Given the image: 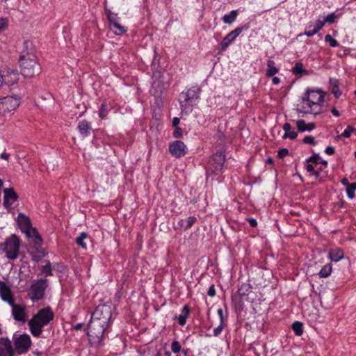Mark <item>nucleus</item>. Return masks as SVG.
Wrapping results in <instances>:
<instances>
[{"mask_svg": "<svg viewBox=\"0 0 356 356\" xmlns=\"http://www.w3.org/2000/svg\"><path fill=\"white\" fill-rule=\"evenodd\" d=\"M171 350L175 354L179 353L181 350L180 343L177 340L173 341L171 344Z\"/></svg>", "mask_w": 356, "mask_h": 356, "instance_id": "nucleus-42", "label": "nucleus"}, {"mask_svg": "<svg viewBox=\"0 0 356 356\" xmlns=\"http://www.w3.org/2000/svg\"><path fill=\"white\" fill-rule=\"evenodd\" d=\"M13 342L15 351L19 355L26 353L32 344V341L28 334H19L17 337H13Z\"/></svg>", "mask_w": 356, "mask_h": 356, "instance_id": "nucleus-8", "label": "nucleus"}, {"mask_svg": "<svg viewBox=\"0 0 356 356\" xmlns=\"http://www.w3.org/2000/svg\"><path fill=\"white\" fill-rule=\"evenodd\" d=\"M247 220L252 227H256L257 226V221L256 219L253 218H249L247 219Z\"/></svg>", "mask_w": 356, "mask_h": 356, "instance_id": "nucleus-55", "label": "nucleus"}, {"mask_svg": "<svg viewBox=\"0 0 356 356\" xmlns=\"http://www.w3.org/2000/svg\"><path fill=\"white\" fill-rule=\"evenodd\" d=\"M325 41L326 42H328L330 47H336L339 46V43L338 42V41L336 39L333 38L330 34L325 35Z\"/></svg>", "mask_w": 356, "mask_h": 356, "instance_id": "nucleus-40", "label": "nucleus"}, {"mask_svg": "<svg viewBox=\"0 0 356 356\" xmlns=\"http://www.w3.org/2000/svg\"><path fill=\"white\" fill-rule=\"evenodd\" d=\"M111 30L117 35H122L127 33L128 29L120 24L119 22H117L110 26Z\"/></svg>", "mask_w": 356, "mask_h": 356, "instance_id": "nucleus-27", "label": "nucleus"}, {"mask_svg": "<svg viewBox=\"0 0 356 356\" xmlns=\"http://www.w3.org/2000/svg\"><path fill=\"white\" fill-rule=\"evenodd\" d=\"M207 294L210 297H214L216 296V289H215V285L214 284H211L209 286V288L208 289V291H207Z\"/></svg>", "mask_w": 356, "mask_h": 356, "instance_id": "nucleus-50", "label": "nucleus"}, {"mask_svg": "<svg viewBox=\"0 0 356 356\" xmlns=\"http://www.w3.org/2000/svg\"><path fill=\"white\" fill-rule=\"evenodd\" d=\"M0 297L3 301L6 302L8 305H12L15 302L10 287L3 281H0Z\"/></svg>", "mask_w": 356, "mask_h": 356, "instance_id": "nucleus-15", "label": "nucleus"}, {"mask_svg": "<svg viewBox=\"0 0 356 356\" xmlns=\"http://www.w3.org/2000/svg\"><path fill=\"white\" fill-rule=\"evenodd\" d=\"M90 238V236L86 232H81L80 236L76 238V243L79 246L81 247L83 249L86 250L87 245H86V243L84 242V241L86 238Z\"/></svg>", "mask_w": 356, "mask_h": 356, "instance_id": "nucleus-32", "label": "nucleus"}, {"mask_svg": "<svg viewBox=\"0 0 356 356\" xmlns=\"http://www.w3.org/2000/svg\"><path fill=\"white\" fill-rule=\"evenodd\" d=\"M312 175H314L316 178H318L320 177V172L319 171H314L312 173Z\"/></svg>", "mask_w": 356, "mask_h": 356, "instance_id": "nucleus-63", "label": "nucleus"}, {"mask_svg": "<svg viewBox=\"0 0 356 356\" xmlns=\"http://www.w3.org/2000/svg\"><path fill=\"white\" fill-rule=\"evenodd\" d=\"M281 82V80L279 77H277V76H273V79H272V83L273 85H278L280 84Z\"/></svg>", "mask_w": 356, "mask_h": 356, "instance_id": "nucleus-60", "label": "nucleus"}, {"mask_svg": "<svg viewBox=\"0 0 356 356\" xmlns=\"http://www.w3.org/2000/svg\"><path fill=\"white\" fill-rule=\"evenodd\" d=\"M325 153L327 155H333L335 153V148L332 146L327 147L325 149Z\"/></svg>", "mask_w": 356, "mask_h": 356, "instance_id": "nucleus-54", "label": "nucleus"}, {"mask_svg": "<svg viewBox=\"0 0 356 356\" xmlns=\"http://www.w3.org/2000/svg\"><path fill=\"white\" fill-rule=\"evenodd\" d=\"M296 127L299 132L311 131L316 128L314 122L306 123L304 120H298L296 121Z\"/></svg>", "mask_w": 356, "mask_h": 356, "instance_id": "nucleus-21", "label": "nucleus"}, {"mask_svg": "<svg viewBox=\"0 0 356 356\" xmlns=\"http://www.w3.org/2000/svg\"><path fill=\"white\" fill-rule=\"evenodd\" d=\"M197 221V219L195 216H189L187 219L186 224L184 226V230H188L191 228L193 225Z\"/></svg>", "mask_w": 356, "mask_h": 356, "instance_id": "nucleus-41", "label": "nucleus"}, {"mask_svg": "<svg viewBox=\"0 0 356 356\" xmlns=\"http://www.w3.org/2000/svg\"><path fill=\"white\" fill-rule=\"evenodd\" d=\"M238 14V10H233L229 14L223 15L222 20L225 24H232L235 22Z\"/></svg>", "mask_w": 356, "mask_h": 356, "instance_id": "nucleus-26", "label": "nucleus"}, {"mask_svg": "<svg viewBox=\"0 0 356 356\" xmlns=\"http://www.w3.org/2000/svg\"><path fill=\"white\" fill-rule=\"evenodd\" d=\"M179 122H180V120L179 118H177V117L173 118L172 121V124L175 128L179 127L178 125H179Z\"/></svg>", "mask_w": 356, "mask_h": 356, "instance_id": "nucleus-57", "label": "nucleus"}, {"mask_svg": "<svg viewBox=\"0 0 356 356\" xmlns=\"http://www.w3.org/2000/svg\"><path fill=\"white\" fill-rule=\"evenodd\" d=\"M302 143L305 144H309L313 146H316L317 145V141L315 140V138L312 136H306L303 140Z\"/></svg>", "mask_w": 356, "mask_h": 356, "instance_id": "nucleus-44", "label": "nucleus"}, {"mask_svg": "<svg viewBox=\"0 0 356 356\" xmlns=\"http://www.w3.org/2000/svg\"><path fill=\"white\" fill-rule=\"evenodd\" d=\"M187 147L181 140H176L169 145V152L175 158H181L187 153Z\"/></svg>", "mask_w": 356, "mask_h": 356, "instance_id": "nucleus-12", "label": "nucleus"}, {"mask_svg": "<svg viewBox=\"0 0 356 356\" xmlns=\"http://www.w3.org/2000/svg\"><path fill=\"white\" fill-rule=\"evenodd\" d=\"M48 286L47 280L40 278L33 282L28 289V296L33 302H37L44 298L45 290Z\"/></svg>", "mask_w": 356, "mask_h": 356, "instance_id": "nucleus-7", "label": "nucleus"}, {"mask_svg": "<svg viewBox=\"0 0 356 356\" xmlns=\"http://www.w3.org/2000/svg\"><path fill=\"white\" fill-rule=\"evenodd\" d=\"M54 314L52 309L47 306L38 311L28 321L30 332L35 337H40L44 327L54 320Z\"/></svg>", "mask_w": 356, "mask_h": 356, "instance_id": "nucleus-3", "label": "nucleus"}, {"mask_svg": "<svg viewBox=\"0 0 356 356\" xmlns=\"http://www.w3.org/2000/svg\"><path fill=\"white\" fill-rule=\"evenodd\" d=\"M267 70L266 76L267 77H273L278 73L279 69L275 66V63L272 59H268L266 63Z\"/></svg>", "mask_w": 356, "mask_h": 356, "instance_id": "nucleus-25", "label": "nucleus"}, {"mask_svg": "<svg viewBox=\"0 0 356 356\" xmlns=\"http://www.w3.org/2000/svg\"><path fill=\"white\" fill-rule=\"evenodd\" d=\"M17 222L19 228L23 233L27 232L32 227L31 219L23 213H19L18 214Z\"/></svg>", "mask_w": 356, "mask_h": 356, "instance_id": "nucleus-18", "label": "nucleus"}, {"mask_svg": "<svg viewBox=\"0 0 356 356\" xmlns=\"http://www.w3.org/2000/svg\"><path fill=\"white\" fill-rule=\"evenodd\" d=\"M291 72L295 75L301 76L302 74H307V71L304 68L303 64L300 62H297L293 67Z\"/></svg>", "mask_w": 356, "mask_h": 356, "instance_id": "nucleus-31", "label": "nucleus"}, {"mask_svg": "<svg viewBox=\"0 0 356 356\" xmlns=\"http://www.w3.org/2000/svg\"><path fill=\"white\" fill-rule=\"evenodd\" d=\"M111 110V106L106 103H103L99 108V116L101 119H105L108 115L109 111Z\"/></svg>", "mask_w": 356, "mask_h": 356, "instance_id": "nucleus-33", "label": "nucleus"}, {"mask_svg": "<svg viewBox=\"0 0 356 356\" xmlns=\"http://www.w3.org/2000/svg\"><path fill=\"white\" fill-rule=\"evenodd\" d=\"M289 154V150L286 148L280 149L277 152V156L280 159H283Z\"/></svg>", "mask_w": 356, "mask_h": 356, "instance_id": "nucleus-48", "label": "nucleus"}, {"mask_svg": "<svg viewBox=\"0 0 356 356\" xmlns=\"http://www.w3.org/2000/svg\"><path fill=\"white\" fill-rule=\"evenodd\" d=\"M223 330V323H220V325L213 330V336H219Z\"/></svg>", "mask_w": 356, "mask_h": 356, "instance_id": "nucleus-49", "label": "nucleus"}, {"mask_svg": "<svg viewBox=\"0 0 356 356\" xmlns=\"http://www.w3.org/2000/svg\"><path fill=\"white\" fill-rule=\"evenodd\" d=\"M21 241L15 234L7 237L4 242L0 243V254H5L8 259L14 261L19 254Z\"/></svg>", "mask_w": 356, "mask_h": 356, "instance_id": "nucleus-6", "label": "nucleus"}, {"mask_svg": "<svg viewBox=\"0 0 356 356\" xmlns=\"http://www.w3.org/2000/svg\"><path fill=\"white\" fill-rule=\"evenodd\" d=\"M320 159H321V156H320L319 154L314 153L312 156H311L310 157H309L306 159V161L307 163H313L315 164H318V163H319Z\"/></svg>", "mask_w": 356, "mask_h": 356, "instance_id": "nucleus-45", "label": "nucleus"}, {"mask_svg": "<svg viewBox=\"0 0 356 356\" xmlns=\"http://www.w3.org/2000/svg\"><path fill=\"white\" fill-rule=\"evenodd\" d=\"M332 272V266L330 263L326 264L321 269L318 275L321 278L328 277Z\"/></svg>", "mask_w": 356, "mask_h": 356, "instance_id": "nucleus-30", "label": "nucleus"}, {"mask_svg": "<svg viewBox=\"0 0 356 356\" xmlns=\"http://www.w3.org/2000/svg\"><path fill=\"white\" fill-rule=\"evenodd\" d=\"M318 33L317 30L312 24L306 26L304 34L307 37H312Z\"/></svg>", "mask_w": 356, "mask_h": 356, "instance_id": "nucleus-39", "label": "nucleus"}, {"mask_svg": "<svg viewBox=\"0 0 356 356\" xmlns=\"http://www.w3.org/2000/svg\"><path fill=\"white\" fill-rule=\"evenodd\" d=\"M84 326V323H79L74 326V329L76 330H81Z\"/></svg>", "mask_w": 356, "mask_h": 356, "instance_id": "nucleus-61", "label": "nucleus"}, {"mask_svg": "<svg viewBox=\"0 0 356 356\" xmlns=\"http://www.w3.org/2000/svg\"><path fill=\"white\" fill-rule=\"evenodd\" d=\"M296 336L300 337L303 334V324L300 321H295L291 325Z\"/></svg>", "mask_w": 356, "mask_h": 356, "instance_id": "nucleus-34", "label": "nucleus"}, {"mask_svg": "<svg viewBox=\"0 0 356 356\" xmlns=\"http://www.w3.org/2000/svg\"><path fill=\"white\" fill-rule=\"evenodd\" d=\"M42 273L45 274V276H52V269L51 262L49 261H47V264L42 266Z\"/></svg>", "mask_w": 356, "mask_h": 356, "instance_id": "nucleus-37", "label": "nucleus"}, {"mask_svg": "<svg viewBox=\"0 0 356 356\" xmlns=\"http://www.w3.org/2000/svg\"><path fill=\"white\" fill-rule=\"evenodd\" d=\"M202 89L198 86H193L179 95V104L183 112L191 113L193 107L196 106L200 99Z\"/></svg>", "mask_w": 356, "mask_h": 356, "instance_id": "nucleus-5", "label": "nucleus"}, {"mask_svg": "<svg viewBox=\"0 0 356 356\" xmlns=\"http://www.w3.org/2000/svg\"><path fill=\"white\" fill-rule=\"evenodd\" d=\"M15 350L8 338H0V356H14Z\"/></svg>", "mask_w": 356, "mask_h": 356, "instance_id": "nucleus-16", "label": "nucleus"}, {"mask_svg": "<svg viewBox=\"0 0 356 356\" xmlns=\"http://www.w3.org/2000/svg\"><path fill=\"white\" fill-rule=\"evenodd\" d=\"M21 74L25 78H32L40 74L41 66L33 52L23 50L19 58Z\"/></svg>", "mask_w": 356, "mask_h": 356, "instance_id": "nucleus-4", "label": "nucleus"}, {"mask_svg": "<svg viewBox=\"0 0 356 356\" xmlns=\"http://www.w3.org/2000/svg\"><path fill=\"white\" fill-rule=\"evenodd\" d=\"M12 307V316L18 322L24 323L26 320V312L25 306L19 304L9 305Z\"/></svg>", "mask_w": 356, "mask_h": 356, "instance_id": "nucleus-13", "label": "nucleus"}, {"mask_svg": "<svg viewBox=\"0 0 356 356\" xmlns=\"http://www.w3.org/2000/svg\"><path fill=\"white\" fill-rule=\"evenodd\" d=\"M356 191V182L351 183L350 185L346 187V193L347 196L350 199H353L355 197V192Z\"/></svg>", "mask_w": 356, "mask_h": 356, "instance_id": "nucleus-36", "label": "nucleus"}, {"mask_svg": "<svg viewBox=\"0 0 356 356\" xmlns=\"http://www.w3.org/2000/svg\"><path fill=\"white\" fill-rule=\"evenodd\" d=\"M111 318V308L107 305H98L92 313L88 325L87 335L92 346L101 345L106 337V333L109 332Z\"/></svg>", "mask_w": 356, "mask_h": 356, "instance_id": "nucleus-1", "label": "nucleus"}, {"mask_svg": "<svg viewBox=\"0 0 356 356\" xmlns=\"http://www.w3.org/2000/svg\"><path fill=\"white\" fill-rule=\"evenodd\" d=\"M106 17L109 23V26L119 22V17L116 13H112L111 10H106Z\"/></svg>", "mask_w": 356, "mask_h": 356, "instance_id": "nucleus-35", "label": "nucleus"}, {"mask_svg": "<svg viewBox=\"0 0 356 356\" xmlns=\"http://www.w3.org/2000/svg\"><path fill=\"white\" fill-rule=\"evenodd\" d=\"M344 257V252L342 249L339 248H332L329 250L328 257L331 261L338 262Z\"/></svg>", "mask_w": 356, "mask_h": 356, "instance_id": "nucleus-22", "label": "nucleus"}, {"mask_svg": "<svg viewBox=\"0 0 356 356\" xmlns=\"http://www.w3.org/2000/svg\"><path fill=\"white\" fill-rule=\"evenodd\" d=\"M3 194V206L7 209H10L14 202L18 200L19 196L13 188H4Z\"/></svg>", "mask_w": 356, "mask_h": 356, "instance_id": "nucleus-14", "label": "nucleus"}, {"mask_svg": "<svg viewBox=\"0 0 356 356\" xmlns=\"http://www.w3.org/2000/svg\"><path fill=\"white\" fill-rule=\"evenodd\" d=\"M341 183L343 186H346V187H348V186L350 185L351 183L349 182V180L348 178L346 177H343L341 180Z\"/></svg>", "mask_w": 356, "mask_h": 356, "instance_id": "nucleus-59", "label": "nucleus"}, {"mask_svg": "<svg viewBox=\"0 0 356 356\" xmlns=\"http://www.w3.org/2000/svg\"><path fill=\"white\" fill-rule=\"evenodd\" d=\"M325 24V22H323V20L318 19L317 24H316V25L314 26V27L318 32L323 29V27L324 26Z\"/></svg>", "mask_w": 356, "mask_h": 356, "instance_id": "nucleus-51", "label": "nucleus"}, {"mask_svg": "<svg viewBox=\"0 0 356 356\" xmlns=\"http://www.w3.org/2000/svg\"><path fill=\"white\" fill-rule=\"evenodd\" d=\"M325 92L321 89L307 88L301 99V110L304 113L317 115L321 113Z\"/></svg>", "mask_w": 356, "mask_h": 356, "instance_id": "nucleus-2", "label": "nucleus"}, {"mask_svg": "<svg viewBox=\"0 0 356 356\" xmlns=\"http://www.w3.org/2000/svg\"><path fill=\"white\" fill-rule=\"evenodd\" d=\"M191 307H189V305H185L181 309V314L177 317L178 323L180 325L184 326L186 325V321L189 317Z\"/></svg>", "mask_w": 356, "mask_h": 356, "instance_id": "nucleus-24", "label": "nucleus"}, {"mask_svg": "<svg viewBox=\"0 0 356 356\" xmlns=\"http://www.w3.org/2000/svg\"><path fill=\"white\" fill-rule=\"evenodd\" d=\"M336 18H337V16H336L335 13H332L323 19V22L332 24L335 22Z\"/></svg>", "mask_w": 356, "mask_h": 356, "instance_id": "nucleus-46", "label": "nucleus"}, {"mask_svg": "<svg viewBox=\"0 0 356 356\" xmlns=\"http://www.w3.org/2000/svg\"><path fill=\"white\" fill-rule=\"evenodd\" d=\"M77 129L83 138H86L90 134L91 124L86 120H81L79 121Z\"/></svg>", "mask_w": 356, "mask_h": 356, "instance_id": "nucleus-20", "label": "nucleus"}, {"mask_svg": "<svg viewBox=\"0 0 356 356\" xmlns=\"http://www.w3.org/2000/svg\"><path fill=\"white\" fill-rule=\"evenodd\" d=\"M3 77V83L8 86H13L17 83L19 80V74L12 70H7L0 73Z\"/></svg>", "mask_w": 356, "mask_h": 356, "instance_id": "nucleus-17", "label": "nucleus"}, {"mask_svg": "<svg viewBox=\"0 0 356 356\" xmlns=\"http://www.w3.org/2000/svg\"><path fill=\"white\" fill-rule=\"evenodd\" d=\"M24 234L27 238L33 240L34 246H40L42 245V238L35 228L31 227Z\"/></svg>", "mask_w": 356, "mask_h": 356, "instance_id": "nucleus-19", "label": "nucleus"}, {"mask_svg": "<svg viewBox=\"0 0 356 356\" xmlns=\"http://www.w3.org/2000/svg\"><path fill=\"white\" fill-rule=\"evenodd\" d=\"M252 289V286L248 283H243L238 288L237 293L240 297L243 298L247 296Z\"/></svg>", "mask_w": 356, "mask_h": 356, "instance_id": "nucleus-28", "label": "nucleus"}, {"mask_svg": "<svg viewBox=\"0 0 356 356\" xmlns=\"http://www.w3.org/2000/svg\"><path fill=\"white\" fill-rule=\"evenodd\" d=\"M298 137V133L293 129H291L289 132L284 133L282 136L283 139L289 138L291 140H295Z\"/></svg>", "mask_w": 356, "mask_h": 356, "instance_id": "nucleus-43", "label": "nucleus"}, {"mask_svg": "<svg viewBox=\"0 0 356 356\" xmlns=\"http://www.w3.org/2000/svg\"><path fill=\"white\" fill-rule=\"evenodd\" d=\"M217 314L220 319V323H223L224 322V312L222 308H218L217 310Z\"/></svg>", "mask_w": 356, "mask_h": 356, "instance_id": "nucleus-52", "label": "nucleus"}, {"mask_svg": "<svg viewBox=\"0 0 356 356\" xmlns=\"http://www.w3.org/2000/svg\"><path fill=\"white\" fill-rule=\"evenodd\" d=\"M225 161V155L222 152H218L213 154L210 159V163L213 168V172L215 175H219L222 172Z\"/></svg>", "mask_w": 356, "mask_h": 356, "instance_id": "nucleus-11", "label": "nucleus"}, {"mask_svg": "<svg viewBox=\"0 0 356 356\" xmlns=\"http://www.w3.org/2000/svg\"><path fill=\"white\" fill-rule=\"evenodd\" d=\"M249 26L244 25L236 27L229 32L220 42L218 46V50L222 52L235 40V39L242 33L243 30H248Z\"/></svg>", "mask_w": 356, "mask_h": 356, "instance_id": "nucleus-10", "label": "nucleus"}, {"mask_svg": "<svg viewBox=\"0 0 356 356\" xmlns=\"http://www.w3.org/2000/svg\"><path fill=\"white\" fill-rule=\"evenodd\" d=\"M332 114L335 116V117H339L341 115V113L340 112L335 108V107H333L331 110H330Z\"/></svg>", "mask_w": 356, "mask_h": 356, "instance_id": "nucleus-58", "label": "nucleus"}, {"mask_svg": "<svg viewBox=\"0 0 356 356\" xmlns=\"http://www.w3.org/2000/svg\"><path fill=\"white\" fill-rule=\"evenodd\" d=\"M172 136L175 138H181L183 136V130H182V129L180 128L179 127H175L174 131H173Z\"/></svg>", "mask_w": 356, "mask_h": 356, "instance_id": "nucleus-47", "label": "nucleus"}, {"mask_svg": "<svg viewBox=\"0 0 356 356\" xmlns=\"http://www.w3.org/2000/svg\"><path fill=\"white\" fill-rule=\"evenodd\" d=\"M178 225L181 227H184V226L186 225L184 224V220L183 219H180L179 221L178 222Z\"/></svg>", "mask_w": 356, "mask_h": 356, "instance_id": "nucleus-64", "label": "nucleus"}, {"mask_svg": "<svg viewBox=\"0 0 356 356\" xmlns=\"http://www.w3.org/2000/svg\"><path fill=\"white\" fill-rule=\"evenodd\" d=\"M282 128H283V130L284 131L285 133H287L291 129H292L291 125L289 123H288V122H286L285 124H284Z\"/></svg>", "mask_w": 356, "mask_h": 356, "instance_id": "nucleus-56", "label": "nucleus"}, {"mask_svg": "<svg viewBox=\"0 0 356 356\" xmlns=\"http://www.w3.org/2000/svg\"><path fill=\"white\" fill-rule=\"evenodd\" d=\"M306 170L308 172L312 173L314 171V168L312 164L308 163L306 165Z\"/></svg>", "mask_w": 356, "mask_h": 356, "instance_id": "nucleus-62", "label": "nucleus"}, {"mask_svg": "<svg viewBox=\"0 0 356 356\" xmlns=\"http://www.w3.org/2000/svg\"><path fill=\"white\" fill-rule=\"evenodd\" d=\"M354 132H356V128L351 125H348L340 136L348 138L351 136L352 133Z\"/></svg>", "mask_w": 356, "mask_h": 356, "instance_id": "nucleus-38", "label": "nucleus"}, {"mask_svg": "<svg viewBox=\"0 0 356 356\" xmlns=\"http://www.w3.org/2000/svg\"><path fill=\"white\" fill-rule=\"evenodd\" d=\"M330 89L336 99H339L341 95V91L339 89V81L337 78H330Z\"/></svg>", "mask_w": 356, "mask_h": 356, "instance_id": "nucleus-23", "label": "nucleus"}, {"mask_svg": "<svg viewBox=\"0 0 356 356\" xmlns=\"http://www.w3.org/2000/svg\"><path fill=\"white\" fill-rule=\"evenodd\" d=\"M7 26V20L4 18H0V32L3 31Z\"/></svg>", "mask_w": 356, "mask_h": 356, "instance_id": "nucleus-53", "label": "nucleus"}, {"mask_svg": "<svg viewBox=\"0 0 356 356\" xmlns=\"http://www.w3.org/2000/svg\"><path fill=\"white\" fill-rule=\"evenodd\" d=\"M19 96H6L0 99V114L5 115L6 113L14 111L19 105Z\"/></svg>", "mask_w": 356, "mask_h": 356, "instance_id": "nucleus-9", "label": "nucleus"}, {"mask_svg": "<svg viewBox=\"0 0 356 356\" xmlns=\"http://www.w3.org/2000/svg\"><path fill=\"white\" fill-rule=\"evenodd\" d=\"M39 247L35 246V250L31 252L32 259L35 262L40 261L45 254L44 250Z\"/></svg>", "mask_w": 356, "mask_h": 356, "instance_id": "nucleus-29", "label": "nucleus"}]
</instances>
